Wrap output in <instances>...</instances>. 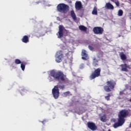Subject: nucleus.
<instances>
[{
  "label": "nucleus",
  "mask_w": 131,
  "mask_h": 131,
  "mask_svg": "<svg viewBox=\"0 0 131 131\" xmlns=\"http://www.w3.org/2000/svg\"><path fill=\"white\" fill-rule=\"evenodd\" d=\"M88 48L90 51H94V47H93V46L89 45Z\"/></svg>",
  "instance_id": "cd10ccee"
},
{
  "label": "nucleus",
  "mask_w": 131,
  "mask_h": 131,
  "mask_svg": "<svg viewBox=\"0 0 131 131\" xmlns=\"http://www.w3.org/2000/svg\"><path fill=\"white\" fill-rule=\"evenodd\" d=\"M63 30H64V27H63V26L60 25L59 26V31L57 33V35L58 38H61L63 37V36L64 35V32H63Z\"/></svg>",
  "instance_id": "9d476101"
},
{
  "label": "nucleus",
  "mask_w": 131,
  "mask_h": 131,
  "mask_svg": "<svg viewBox=\"0 0 131 131\" xmlns=\"http://www.w3.org/2000/svg\"><path fill=\"white\" fill-rule=\"evenodd\" d=\"M111 2H113V3H116V0H111Z\"/></svg>",
  "instance_id": "7c9ffc66"
},
{
  "label": "nucleus",
  "mask_w": 131,
  "mask_h": 131,
  "mask_svg": "<svg viewBox=\"0 0 131 131\" xmlns=\"http://www.w3.org/2000/svg\"><path fill=\"white\" fill-rule=\"evenodd\" d=\"M120 67H121V71L124 72H128V69H131L130 66L127 65L126 63L121 64Z\"/></svg>",
  "instance_id": "9b49d317"
},
{
  "label": "nucleus",
  "mask_w": 131,
  "mask_h": 131,
  "mask_svg": "<svg viewBox=\"0 0 131 131\" xmlns=\"http://www.w3.org/2000/svg\"><path fill=\"white\" fill-rule=\"evenodd\" d=\"M71 16L74 21H76L77 20V17H76L75 12H74V10L71 11Z\"/></svg>",
  "instance_id": "dca6fc26"
},
{
  "label": "nucleus",
  "mask_w": 131,
  "mask_h": 131,
  "mask_svg": "<svg viewBox=\"0 0 131 131\" xmlns=\"http://www.w3.org/2000/svg\"><path fill=\"white\" fill-rule=\"evenodd\" d=\"M100 76H101V68H97L92 73L89 78L90 80H93V79H95V78H97V77H100Z\"/></svg>",
  "instance_id": "39448f33"
},
{
  "label": "nucleus",
  "mask_w": 131,
  "mask_h": 131,
  "mask_svg": "<svg viewBox=\"0 0 131 131\" xmlns=\"http://www.w3.org/2000/svg\"><path fill=\"white\" fill-rule=\"evenodd\" d=\"M75 9L77 11H80V13L82 15H83L84 9L82 7V4L80 1L76 2L75 3Z\"/></svg>",
  "instance_id": "0eeeda50"
},
{
  "label": "nucleus",
  "mask_w": 131,
  "mask_h": 131,
  "mask_svg": "<svg viewBox=\"0 0 131 131\" xmlns=\"http://www.w3.org/2000/svg\"><path fill=\"white\" fill-rule=\"evenodd\" d=\"M110 97H111V95H110V93H108L107 95L105 96V100H107V101H110Z\"/></svg>",
  "instance_id": "5701e85b"
},
{
  "label": "nucleus",
  "mask_w": 131,
  "mask_h": 131,
  "mask_svg": "<svg viewBox=\"0 0 131 131\" xmlns=\"http://www.w3.org/2000/svg\"><path fill=\"white\" fill-rule=\"evenodd\" d=\"M15 63L17 64H21V60H20V59H16L15 60Z\"/></svg>",
  "instance_id": "bb28decb"
},
{
  "label": "nucleus",
  "mask_w": 131,
  "mask_h": 131,
  "mask_svg": "<svg viewBox=\"0 0 131 131\" xmlns=\"http://www.w3.org/2000/svg\"><path fill=\"white\" fill-rule=\"evenodd\" d=\"M104 29L101 27H95L93 28V32L95 34H103Z\"/></svg>",
  "instance_id": "6e6552de"
},
{
  "label": "nucleus",
  "mask_w": 131,
  "mask_h": 131,
  "mask_svg": "<svg viewBox=\"0 0 131 131\" xmlns=\"http://www.w3.org/2000/svg\"><path fill=\"white\" fill-rule=\"evenodd\" d=\"M127 115H128V111L127 110H122L120 111L118 115V122L115 123L113 126L114 128H117V127L119 126H122L123 123L125 122V119L124 118H125Z\"/></svg>",
  "instance_id": "f257e3e1"
},
{
  "label": "nucleus",
  "mask_w": 131,
  "mask_h": 131,
  "mask_svg": "<svg viewBox=\"0 0 131 131\" xmlns=\"http://www.w3.org/2000/svg\"><path fill=\"white\" fill-rule=\"evenodd\" d=\"M50 81H53V80L50 79Z\"/></svg>",
  "instance_id": "473e14b6"
},
{
  "label": "nucleus",
  "mask_w": 131,
  "mask_h": 131,
  "mask_svg": "<svg viewBox=\"0 0 131 131\" xmlns=\"http://www.w3.org/2000/svg\"><path fill=\"white\" fill-rule=\"evenodd\" d=\"M118 16H122L123 15V11L122 10L120 9L118 12Z\"/></svg>",
  "instance_id": "b1692460"
},
{
  "label": "nucleus",
  "mask_w": 131,
  "mask_h": 131,
  "mask_svg": "<svg viewBox=\"0 0 131 131\" xmlns=\"http://www.w3.org/2000/svg\"><path fill=\"white\" fill-rule=\"evenodd\" d=\"M105 9H107V10H114V7L110 3H106L105 6Z\"/></svg>",
  "instance_id": "2eb2a0df"
},
{
  "label": "nucleus",
  "mask_w": 131,
  "mask_h": 131,
  "mask_svg": "<svg viewBox=\"0 0 131 131\" xmlns=\"http://www.w3.org/2000/svg\"><path fill=\"white\" fill-rule=\"evenodd\" d=\"M81 59L82 60H84L85 61H87L89 59H90V57H89V55H88L86 51L84 50H82L81 52Z\"/></svg>",
  "instance_id": "ddd939ff"
},
{
  "label": "nucleus",
  "mask_w": 131,
  "mask_h": 131,
  "mask_svg": "<svg viewBox=\"0 0 131 131\" xmlns=\"http://www.w3.org/2000/svg\"><path fill=\"white\" fill-rule=\"evenodd\" d=\"M92 65L93 67H97V66H99V60H98L96 57H94L93 58Z\"/></svg>",
  "instance_id": "4468645a"
},
{
  "label": "nucleus",
  "mask_w": 131,
  "mask_h": 131,
  "mask_svg": "<svg viewBox=\"0 0 131 131\" xmlns=\"http://www.w3.org/2000/svg\"><path fill=\"white\" fill-rule=\"evenodd\" d=\"M45 122H46V121H43L41 122V123H43V124H45Z\"/></svg>",
  "instance_id": "2f4dec72"
},
{
  "label": "nucleus",
  "mask_w": 131,
  "mask_h": 131,
  "mask_svg": "<svg viewBox=\"0 0 131 131\" xmlns=\"http://www.w3.org/2000/svg\"><path fill=\"white\" fill-rule=\"evenodd\" d=\"M21 40L23 42H24L25 43H27V42H29V38L28 37V36L25 35L21 39Z\"/></svg>",
  "instance_id": "f3484780"
},
{
  "label": "nucleus",
  "mask_w": 131,
  "mask_h": 131,
  "mask_svg": "<svg viewBox=\"0 0 131 131\" xmlns=\"http://www.w3.org/2000/svg\"><path fill=\"white\" fill-rule=\"evenodd\" d=\"M100 120L102 122H106L107 121V116L103 115L100 117Z\"/></svg>",
  "instance_id": "6ab92c4d"
},
{
  "label": "nucleus",
  "mask_w": 131,
  "mask_h": 131,
  "mask_svg": "<svg viewBox=\"0 0 131 131\" xmlns=\"http://www.w3.org/2000/svg\"><path fill=\"white\" fill-rule=\"evenodd\" d=\"M120 56L121 57V60H123V61H124L125 60H126V55H125V54H123V53L121 54L120 55Z\"/></svg>",
  "instance_id": "4be33fe9"
},
{
  "label": "nucleus",
  "mask_w": 131,
  "mask_h": 131,
  "mask_svg": "<svg viewBox=\"0 0 131 131\" xmlns=\"http://www.w3.org/2000/svg\"><path fill=\"white\" fill-rule=\"evenodd\" d=\"M64 59V54H63V51L59 50L56 52L55 55V61L57 63H61Z\"/></svg>",
  "instance_id": "423d86ee"
},
{
  "label": "nucleus",
  "mask_w": 131,
  "mask_h": 131,
  "mask_svg": "<svg viewBox=\"0 0 131 131\" xmlns=\"http://www.w3.org/2000/svg\"><path fill=\"white\" fill-rule=\"evenodd\" d=\"M50 76H52L55 80L59 82H66L67 81V77L66 75L64 74L63 72L61 71H52L50 73Z\"/></svg>",
  "instance_id": "f03ea898"
},
{
  "label": "nucleus",
  "mask_w": 131,
  "mask_h": 131,
  "mask_svg": "<svg viewBox=\"0 0 131 131\" xmlns=\"http://www.w3.org/2000/svg\"><path fill=\"white\" fill-rule=\"evenodd\" d=\"M57 10L60 13H67L69 11V6L64 3H61L57 5Z\"/></svg>",
  "instance_id": "20e7f679"
},
{
  "label": "nucleus",
  "mask_w": 131,
  "mask_h": 131,
  "mask_svg": "<svg viewBox=\"0 0 131 131\" xmlns=\"http://www.w3.org/2000/svg\"><path fill=\"white\" fill-rule=\"evenodd\" d=\"M25 63H21L20 64V68H21V70H23V71H24V70H25Z\"/></svg>",
  "instance_id": "393cba45"
},
{
  "label": "nucleus",
  "mask_w": 131,
  "mask_h": 131,
  "mask_svg": "<svg viewBox=\"0 0 131 131\" xmlns=\"http://www.w3.org/2000/svg\"><path fill=\"white\" fill-rule=\"evenodd\" d=\"M55 89H57V90H65V85L62 84H57L55 86H54Z\"/></svg>",
  "instance_id": "a211bd4d"
},
{
  "label": "nucleus",
  "mask_w": 131,
  "mask_h": 131,
  "mask_svg": "<svg viewBox=\"0 0 131 131\" xmlns=\"http://www.w3.org/2000/svg\"><path fill=\"white\" fill-rule=\"evenodd\" d=\"M130 102H131V99L129 100Z\"/></svg>",
  "instance_id": "f704fd0d"
},
{
  "label": "nucleus",
  "mask_w": 131,
  "mask_h": 131,
  "mask_svg": "<svg viewBox=\"0 0 131 131\" xmlns=\"http://www.w3.org/2000/svg\"><path fill=\"white\" fill-rule=\"evenodd\" d=\"M129 91H131V87H130L129 88Z\"/></svg>",
  "instance_id": "72a5a7b5"
},
{
  "label": "nucleus",
  "mask_w": 131,
  "mask_h": 131,
  "mask_svg": "<svg viewBox=\"0 0 131 131\" xmlns=\"http://www.w3.org/2000/svg\"><path fill=\"white\" fill-rule=\"evenodd\" d=\"M63 95H64V96L67 97V96H69L70 95L71 96L72 94H71V93L70 92V91H67L63 93Z\"/></svg>",
  "instance_id": "a878e982"
},
{
  "label": "nucleus",
  "mask_w": 131,
  "mask_h": 131,
  "mask_svg": "<svg viewBox=\"0 0 131 131\" xmlns=\"http://www.w3.org/2000/svg\"><path fill=\"white\" fill-rule=\"evenodd\" d=\"M59 90L56 89L55 87H54V88L52 90V95L54 98V99H58L60 96V92Z\"/></svg>",
  "instance_id": "1a4fd4ad"
},
{
  "label": "nucleus",
  "mask_w": 131,
  "mask_h": 131,
  "mask_svg": "<svg viewBox=\"0 0 131 131\" xmlns=\"http://www.w3.org/2000/svg\"><path fill=\"white\" fill-rule=\"evenodd\" d=\"M79 30H81V31H86V30H88V28H86V27L82 25L79 26Z\"/></svg>",
  "instance_id": "412c9836"
},
{
  "label": "nucleus",
  "mask_w": 131,
  "mask_h": 131,
  "mask_svg": "<svg viewBox=\"0 0 131 131\" xmlns=\"http://www.w3.org/2000/svg\"><path fill=\"white\" fill-rule=\"evenodd\" d=\"M115 3L116 4L117 7H119V2H115Z\"/></svg>",
  "instance_id": "c756f323"
},
{
  "label": "nucleus",
  "mask_w": 131,
  "mask_h": 131,
  "mask_svg": "<svg viewBox=\"0 0 131 131\" xmlns=\"http://www.w3.org/2000/svg\"><path fill=\"white\" fill-rule=\"evenodd\" d=\"M84 68V64H81L80 66V69H83Z\"/></svg>",
  "instance_id": "c85d7f7f"
},
{
  "label": "nucleus",
  "mask_w": 131,
  "mask_h": 131,
  "mask_svg": "<svg viewBox=\"0 0 131 131\" xmlns=\"http://www.w3.org/2000/svg\"><path fill=\"white\" fill-rule=\"evenodd\" d=\"M92 15H98V8L97 7H94L92 11Z\"/></svg>",
  "instance_id": "aec40b11"
},
{
  "label": "nucleus",
  "mask_w": 131,
  "mask_h": 131,
  "mask_svg": "<svg viewBox=\"0 0 131 131\" xmlns=\"http://www.w3.org/2000/svg\"><path fill=\"white\" fill-rule=\"evenodd\" d=\"M87 125L89 128L91 130H96L97 129V126L95 123L92 122H88L87 123Z\"/></svg>",
  "instance_id": "f8f14e48"
},
{
  "label": "nucleus",
  "mask_w": 131,
  "mask_h": 131,
  "mask_svg": "<svg viewBox=\"0 0 131 131\" xmlns=\"http://www.w3.org/2000/svg\"><path fill=\"white\" fill-rule=\"evenodd\" d=\"M106 85H104L103 89L106 93H110L111 90H114L115 85H116V82L114 80H110L106 81Z\"/></svg>",
  "instance_id": "7ed1b4c3"
}]
</instances>
